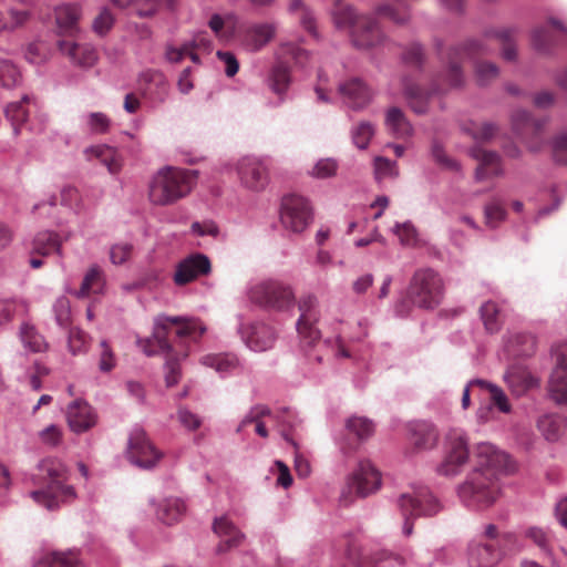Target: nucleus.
I'll list each match as a JSON object with an SVG mask.
<instances>
[{"label": "nucleus", "mask_w": 567, "mask_h": 567, "mask_svg": "<svg viewBox=\"0 0 567 567\" xmlns=\"http://www.w3.org/2000/svg\"><path fill=\"white\" fill-rule=\"evenodd\" d=\"M206 328L193 318L158 317L155 320L153 336L141 342L145 354L168 353L173 350V340H177L181 348L197 342Z\"/></svg>", "instance_id": "1"}, {"label": "nucleus", "mask_w": 567, "mask_h": 567, "mask_svg": "<svg viewBox=\"0 0 567 567\" xmlns=\"http://www.w3.org/2000/svg\"><path fill=\"white\" fill-rule=\"evenodd\" d=\"M38 468L42 476L49 480L44 488L30 494L38 505L54 511L62 504L71 503L76 498L74 487L65 484L69 470L60 458L47 457L39 463Z\"/></svg>", "instance_id": "2"}, {"label": "nucleus", "mask_w": 567, "mask_h": 567, "mask_svg": "<svg viewBox=\"0 0 567 567\" xmlns=\"http://www.w3.org/2000/svg\"><path fill=\"white\" fill-rule=\"evenodd\" d=\"M197 177L198 172L195 169L162 168L150 181L148 198L154 205H172L192 192Z\"/></svg>", "instance_id": "3"}, {"label": "nucleus", "mask_w": 567, "mask_h": 567, "mask_svg": "<svg viewBox=\"0 0 567 567\" xmlns=\"http://www.w3.org/2000/svg\"><path fill=\"white\" fill-rule=\"evenodd\" d=\"M332 17L338 29H351V39L357 48L369 49L383 39L377 20L368 16H359L349 4L336 1Z\"/></svg>", "instance_id": "4"}, {"label": "nucleus", "mask_w": 567, "mask_h": 567, "mask_svg": "<svg viewBox=\"0 0 567 567\" xmlns=\"http://www.w3.org/2000/svg\"><path fill=\"white\" fill-rule=\"evenodd\" d=\"M489 53L487 45L481 40H470L461 47H453L447 52L446 69L434 80L432 93H444L451 89L460 87L464 83L462 61L475 59Z\"/></svg>", "instance_id": "5"}, {"label": "nucleus", "mask_w": 567, "mask_h": 567, "mask_svg": "<svg viewBox=\"0 0 567 567\" xmlns=\"http://www.w3.org/2000/svg\"><path fill=\"white\" fill-rule=\"evenodd\" d=\"M496 477L493 474H485L480 468H474L466 480L458 485V497L467 507L484 508L491 506L499 493Z\"/></svg>", "instance_id": "6"}, {"label": "nucleus", "mask_w": 567, "mask_h": 567, "mask_svg": "<svg viewBox=\"0 0 567 567\" xmlns=\"http://www.w3.org/2000/svg\"><path fill=\"white\" fill-rule=\"evenodd\" d=\"M444 296L441 276L430 268L419 269L412 276L408 289L410 301L421 309L436 308Z\"/></svg>", "instance_id": "7"}, {"label": "nucleus", "mask_w": 567, "mask_h": 567, "mask_svg": "<svg viewBox=\"0 0 567 567\" xmlns=\"http://www.w3.org/2000/svg\"><path fill=\"white\" fill-rule=\"evenodd\" d=\"M398 504L404 517L402 532L405 536H410L413 530L410 517L433 516L441 511L439 501L426 486L415 487L411 494H402Z\"/></svg>", "instance_id": "8"}, {"label": "nucleus", "mask_w": 567, "mask_h": 567, "mask_svg": "<svg viewBox=\"0 0 567 567\" xmlns=\"http://www.w3.org/2000/svg\"><path fill=\"white\" fill-rule=\"evenodd\" d=\"M470 458L468 437L461 429H451L444 440V458L436 472L443 476L460 474Z\"/></svg>", "instance_id": "9"}, {"label": "nucleus", "mask_w": 567, "mask_h": 567, "mask_svg": "<svg viewBox=\"0 0 567 567\" xmlns=\"http://www.w3.org/2000/svg\"><path fill=\"white\" fill-rule=\"evenodd\" d=\"M248 296L251 302L277 311L290 308L295 301L291 287L274 279L256 284L250 288Z\"/></svg>", "instance_id": "10"}, {"label": "nucleus", "mask_w": 567, "mask_h": 567, "mask_svg": "<svg viewBox=\"0 0 567 567\" xmlns=\"http://www.w3.org/2000/svg\"><path fill=\"white\" fill-rule=\"evenodd\" d=\"M126 455L133 465L143 470L154 468L163 457V453L153 445L140 426H135L130 434Z\"/></svg>", "instance_id": "11"}, {"label": "nucleus", "mask_w": 567, "mask_h": 567, "mask_svg": "<svg viewBox=\"0 0 567 567\" xmlns=\"http://www.w3.org/2000/svg\"><path fill=\"white\" fill-rule=\"evenodd\" d=\"M546 123V118H535L524 110L512 114V128L530 152H538L544 146L542 133Z\"/></svg>", "instance_id": "12"}, {"label": "nucleus", "mask_w": 567, "mask_h": 567, "mask_svg": "<svg viewBox=\"0 0 567 567\" xmlns=\"http://www.w3.org/2000/svg\"><path fill=\"white\" fill-rule=\"evenodd\" d=\"M474 456L476 467L485 474H509L515 471L511 456L489 442H482L475 446Z\"/></svg>", "instance_id": "13"}, {"label": "nucleus", "mask_w": 567, "mask_h": 567, "mask_svg": "<svg viewBox=\"0 0 567 567\" xmlns=\"http://www.w3.org/2000/svg\"><path fill=\"white\" fill-rule=\"evenodd\" d=\"M298 308L300 317L296 326L300 343L305 349H311L321 337L320 331L316 327L319 320L317 298L311 295L302 297L299 300Z\"/></svg>", "instance_id": "14"}, {"label": "nucleus", "mask_w": 567, "mask_h": 567, "mask_svg": "<svg viewBox=\"0 0 567 567\" xmlns=\"http://www.w3.org/2000/svg\"><path fill=\"white\" fill-rule=\"evenodd\" d=\"M280 218L286 229L292 233H301L312 219L311 207L302 196H285L281 203Z\"/></svg>", "instance_id": "15"}, {"label": "nucleus", "mask_w": 567, "mask_h": 567, "mask_svg": "<svg viewBox=\"0 0 567 567\" xmlns=\"http://www.w3.org/2000/svg\"><path fill=\"white\" fill-rule=\"evenodd\" d=\"M381 484V473L370 461H360L347 478V488L359 497L375 493Z\"/></svg>", "instance_id": "16"}, {"label": "nucleus", "mask_w": 567, "mask_h": 567, "mask_svg": "<svg viewBox=\"0 0 567 567\" xmlns=\"http://www.w3.org/2000/svg\"><path fill=\"white\" fill-rule=\"evenodd\" d=\"M212 270L209 258L200 252L192 254L176 265L174 282L176 286H185L200 276H206Z\"/></svg>", "instance_id": "17"}, {"label": "nucleus", "mask_w": 567, "mask_h": 567, "mask_svg": "<svg viewBox=\"0 0 567 567\" xmlns=\"http://www.w3.org/2000/svg\"><path fill=\"white\" fill-rule=\"evenodd\" d=\"M142 95L153 103H163L169 93V83L165 74L155 69H147L138 75Z\"/></svg>", "instance_id": "18"}, {"label": "nucleus", "mask_w": 567, "mask_h": 567, "mask_svg": "<svg viewBox=\"0 0 567 567\" xmlns=\"http://www.w3.org/2000/svg\"><path fill=\"white\" fill-rule=\"evenodd\" d=\"M83 7L78 2L61 3L53 9L55 29L59 35L75 37L80 32Z\"/></svg>", "instance_id": "19"}, {"label": "nucleus", "mask_w": 567, "mask_h": 567, "mask_svg": "<svg viewBox=\"0 0 567 567\" xmlns=\"http://www.w3.org/2000/svg\"><path fill=\"white\" fill-rule=\"evenodd\" d=\"M213 532L220 538L215 549L217 555L235 549L246 540V535L227 516L214 519Z\"/></svg>", "instance_id": "20"}, {"label": "nucleus", "mask_w": 567, "mask_h": 567, "mask_svg": "<svg viewBox=\"0 0 567 567\" xmlns=\"http://www.w3.org/2000/svg\"><path fill=\"white\" fill-rule=\"evenodd\" d=\"M468 566L470 567H495L505 555L503 547H496L492 543L483 540H472L468 545Z\"/></svg>", "instance_id": "21"}, {"label": "nucleus", "mask_w": 567, "mask_h": 567, "mask_svg": "<svg viewBox=\"0 0 567 567\" xmlns=\"http://www.w3.org/2000/svg\"><path fill=\"white\" fill-rule=\"evenodd\" d=\"M237 171L241 184L251 190H261L268 184L267 168L256 158H243L238 163Z\"/></svg>", "instance_id": "22"}, {"label": "nucleus", "mask_w": 567, "mask_h": 567, "mask_svg": "<svg viewBox=\"0 0 567 567\" xmlns=\"http://www.w3.org/2000/svg\"><path fill=\"white\" fill-rule=\"evenodd\" d=\"M66 421L71 431L80 434L93 427L97 416L86 401L75 400L68 405Z\"/></svg>", "instance_id": "23"}, {"label": "nucleus", "mask_w": 567, "mask_h": 567, "mask_svg": "<svg viewBox=\"0 0 567 567\" xmlns=\"http://www.w3.org/2000/svg\"><path fill=\"white\" fill-rule=\"evenodd\" d=\"M80 550H47L42 549L34 554L32 567H79Z\"/></svg>", "instance_id": "24"}, {"label": "nucleus", "mask_w": 567, "mask_h": 567, "mask_svg": "<svg viewBox=\"0 0 567 567\" xmlns=\"http://www.w3.org/2000/svg\"><path fill=\"white\" fill-rule=\"evenodd\" d=\"M7 11H0V32H13L23 28L32 18L27 0H13Z\"/></svg>", "instance_id": "25"}, {"label": "nucleus", "mask_w": 567, "mask_h": 567, "mask_svg": "<svg viewBox=\"0 0 567 567\" xmlns=\"http://www.w3.org/2000/svg\"><path fill=\"white\" fill-rule=\"evenodd\" d=\"M59 51L68 56L72 63L83 66L91 68L97 60L96 50L90 44H79L71 40H59Z\"/></svg>", "instance_id": "26"}, {"label": "nucleus", "mask_w": 567, "mask_h": 567, "mask_svg": "<svg viewBox=\"0 0 567 567\" xmlns=\"http://www.w3.org/2000/svg\"><path fill=\"white\" fill-rule=\"evenodd\" d=\"M339 92L349 107L361 110L372 97L370 89L359 79H351L339 85Z\"/></svg>", "instance_id": "27"}, {"label": "nucleus", "mask_w": 567, "mask_h": 567, "mask_svg": "<svg viewBox=\"0 0 567 567\" xmlns=\"http://www.w3.org/2000/svg\"><path fill=\"white\" fill-rule=\"evenodd\" d=\"M471 155L478 162L475 173L477 181L492 178L502 174L501 158L496 152L475 146L471 150Z\"/></svg>", "instance_id": "28"}, {"label": "nucleus", "mask_w": 567, "mask_h": 567, "mask_svg": "<svg viewBox=\"0 0 567 567\" xmlns=\"http://www.w3.org/2000/svg\"><path fill=\"white\" fill-rule=\"evenodd\" d=\"M548 391L557 404L567 406V357H559L550 374Z\"/></svg>", "instance_id": "29"}, {"label": "nucleus", "mask_w": 567, "mask_h": 567, "mask_svg": "<svg viewBox=\"0 0 567 567\" xmlns=\"http://www.w3.org/2000/svg\"><path fill=\"white\" fill-rule=\"evenodd\" d=\"M410 441L417 451H427L436 446L439 432L436 427L429 422H415L410 429Z\"/></svg>", "instance_id": "30"}, {"label": "nucleus", "mask_w": 567, "mask_h": 567, "mask_svg": "<svg viewBox=\"0 0 567 567\" xmlns=\"http://www.w3.org/2000/svg\"><path fill=\"white\" fill-rule=\"evenodd\" d=\"M276 31L274 23L252 24L245 31L244 44L250 51H259L275 38Z\"/></svg>", "instance_id": "31"}, {"label": "nucleus", "mask_w": 567, "mask_h": 567, "mask_svg": "<svg viewBox=\"0 0 567 567\" xmlns=\"http://www.w3.org/2000/svg\"><path fill=\"white\" fill-rule=\"evenodd\" d=\"M504 380L517 394L538 385V379L522 363L511 364L504 374Z\"/></svg>", "instance_id": "32"}, {"label": "nucleus", "mask_w": 567, "mask_h": 567, "mask_svg": "<svg viewBox=\"0 0 567 567\" xmlns=\"http://www.w3.org/2000/svg\"><path fill=\"white\" fill-rule=\"evenodd\" d=\"M185 512L184 501L172 496L163 498L156 504L155 515L161 523L171 526L178 523Z\"/></svg>", "instance_id": "33"}, {"label": "nucleus", "mask_w": 567, "mask_h": 567, "mask_svg": "<svg viewBox=\"0 0 567 567\" xmlns=\"http://www.w3.org/2000/svg\"><path fill=\"white\" fill-rule=\"evenodd\" d=\"M275 341V332L265 323L252 324L246 336V343L251 351H267Z\"/></svg>", "instance_id": "34"}, {"label": "nucleus", "mask_w": 567, "mask_h": 567, "mask_svg": "<svg viewBox=\"0 0 567 567\" xmlns=\"http://www.w3.org/2000/svg\"><path fill=\"white\" fill-rule=\"evenodd\" d=\"M385 126L396 138H406L412 135L413 127L403 111L399 107H390L385 115Z\"/></svg>", "instance_id": "35"}, {"label": "nucleus", "mask_w": 567, "mask_h": 567, "mask_svg": "<svg viewBox=\"0 0 567 567\" xmlns=\"http://www.w3.org/2000/svg\"><path fill=\"white\" fill-rule=\"evenodd\" d=\"M291 83V70L282 61L276 62L269 71L268 85L270 90L277 94L282 95L287 92Z\"/></svg>", "instance_id": "36"}, {"label": "nucleus", "mask_w": 567, "mask_h": 567, "mask_svg": "<svg viewBox=\"0 0 567 567\" xmlns=\"http://www.w3.org/2000/svg\"><path fill=\"white\" fill-rule=\"evenodd\" d=\"M105 280L102 270L97 266L91 267L85 274L81 287L75 291L78 298H86L91 295L102 293Z\"/></svg>", "instance_id": "37"}, {"label": "nucleus", "mask_w": 567, "mask_h": 567, "mask_svg": "<svg viewBox=\"0 0 567 567\" xmlns=\"http://www.w3.org/2000/svg\"><path fill=\"white\" fill-rule=\"evenodd\" d=\"M61 240L59 235L54 231H40L35 235L32 241V254L38 256H49L54 252H60Z\"/></svg>", "instance_id": "38"}, {"label": "nucleus", "mask_w": 567, "mask_h": 567, "mask_svg": "<svg viewBox=\"0 0 567 567\" xmlns=\"http://www.w3.org/2000/svg\"><path fill=\"white\" fill-rule=\"evenodd\" d=\"M404 96L410 107L417 114L427 111V103L431 93L421 89L417 84L411 83L409 80L403 81Z\"/></svg>", "instance_id": "39"}, {"label": "nucleus", "mask_w": 567, "mask_h": 567, "mask_svg": "<svg viewBox=\"0 0 567 567\" xmlns=\"http://www.w3.org/2000/svg\"><path fill=\"white\" fill-rule=\"evenodd\" d=\"M288 10L290 13L298 14L301 27L313 38L318 39L316 18L310 8L306 6L303 0H290Z\"/></svg>", "instance_id": "40"}, {"label": "nucleus", "mask_w": 567, "mask_h": 567, "mask_svg": "<svg viewBox=\"0 0 567 567\" xmlns=\"http://www.w3.org/2000/svg\"><path fill=\"white\" fill-rule=\"evenodd\" d=\"M29 103L30 97L24 95L20 101L9 103L4 109V115L11 122L16 135L20 133L21 126L28 120L29 111L27 104Z\"/></svg>", "instance_id": "41"}, {"label": "nucleus", "mask_w": 567, "mask_h": 567, "mask_svg": "<svg viewBox=\"0 0 567 567\" xmlns=\"http://www.w3.org/2000/svg\"><path fill=\"white\" fill-rule=\"evenodd\" d=\"M93 154L111 174H117L122 169V158L118 152L107 145L93 146L86 151Z\"/></svg>", "instance_id": "42"}, {"label": "nucleus", "mask_w": 567, "mask_h": 567, "mask_svg": "<svg viewBox=\"0 0 567 567\" xmlns=\"http://www.w3.org/2000/svg\"><path fill=\"white\" fill-rule=\"evenodd\" d=\"M535 338L532 334L523 332H507L504 337L505 351H517L519 354H526L528 351L536 350Z\"/></svg>", "instance_id": "43"}, {"label": "nucleus", "mask_w": 567, "mask_h": 567, "mask_svg": "<svg viewBox=\"0 0 567 567\" xmlns=\"http://www.w3.org/2000/svg\"><path fill=\"white\" fill-rule=\"evenodd\" d=\"M481 319L488 333H496L503 326L502 312L497 303L486 301L480 308Z\"/></svg>", "instance_id": "44"}, {"label": "nucleus", "mask_w": 567, "mask_h": 567, "mask_svg": "<svg viewBox=\"0 0 567 567\" xmlns=\"http://www.w3.org/2000/svg\"><path fill=\"white\" fill-rule=\"evenodd\" d=\"M21 341L25 349L34 353H41L48 350V343L44 338L34 329V327L24 323L20 331Z\"/></svg>", "instance_id": "45"}, {"label": "nucleus", "mask_w": 567, "mask_h": 567, "mask_svg": "<svg viewBox=\"0 0 567 567\" xmlns=\"http://www.w3.org/2000/svg\"><path fill=\"white\" fill-rule=\"evenodd\" d=\"M21 72L19 68L8 59H0V86L12 89L20 84Z\"/></svg>", "instance_id": "46"}, {"label": "nucleus", "mask_w": 567, "mask_h": 567, "mask_svg": "<svg viewBox=\"0 0 567 567\" xmlns=\"http://www.w3.org/2000/svg\"><path fill=\"white\" fill-rule=\"evenodd\" d=\"M487 37L496 38L502 45V56L506 61H515L517 56L516 45L514 41V30L502 29L487 34Z\"/></svg>", "instance_id": "47"}, {"label": "nucleus", "mask_w": 567, "mask_h": 567, "mask_svg": "<svg viewBox=\"0 0 567 567\" xmlns=\"http://www.w3.org/2000/svg\"><path fill=\"white\" fill-rule=\"evenodd\" d=\"M202 364L214 369L221 378L238 368L236 357H202Z\"/></svg>", "instance_id": "48"}, {"label": "nucleus", "mask_w": 567, "mask_h": 567, "mask_svg": "<svg viewBox=\"0 0 567 567\" xmlns=\"http://www.w3.org/2000/svg\"><path fill=\"white\" fill-rule=\"evenodd\" d=\"M470 384H477L480 388L487 390L491 394V400L501 412L508 413L511 411V405L508 403L506 394L496 384L489 383L482 379L471 380Z\"/></svg>", "instance_id": "49"}, {"label": "nucleus", "mask_w": 567, "mask_h": 567, "mask_svg": "<svg viewBox=\"0 0 567 567\" xmlns=\"http://www.w3.org/2000/svg\"><path fill=\"white\" fill-rule=\"evenodd\" d=\"M374 133L375 130L371 122L361 121L352 128V141L358 148L364 150L368 147Z\"/></svg>", "instance_id": "50"}, {"label": "nucleus", "mask_w": 567, "mask_h": 567, "mask_svg": "<svg viewBox=\"0 0 567 567\" xmlns=\"http://www.w3.org/2000/svg\"><path fill=\"white\" fill-rule=\"evenodd\" d=\"M475 80L480 85H487L498 78L499 70L495 63L476 61L474 65Z\"/></svg>", "instance_id": "51"}, {"label": "nucleus", "mask_w": 567, "mask_h": 567, "mask_svg": "<svg viewBox=\"0 0 567 567\" xmlns=\"http://www.w3.org/2000/svg\"><path fill=\"white\" fill-rule=\"evenodd\" d=\"M514 535L505 532L501 533L496 525L487 524L476 540H483L494 544L496 547H503L506 543L513 540Z\"/></svg>", "instance_id": "52"}, {"label": "nucleus", "mask_w": 567, "mask_h": 567, "mask_svg": "<svg viewBox=\"0 0 567 567\" xmlns=\"http://www.w3.org/2000/svg\"><path fill=\"white\" fill-rule=\"evenodd\" d=\"M347 429L359 440H365L372 435L374 425L372 421L365 417L352 416L347 421Z\"/></svg>", "instance_id": "53"}, {"label": "nucleus", "mask_w": 567, "mask_h": 567, "mask_svg": "<svg viewBox=\"0 0 567 567\" xmlns=\"http://www.w3.org/2000/svg\"><path fill=\"white\" fill-rule=\"evenodd\" d=\"M525 536L529 538L543 553H551L553 536L549 532L540 527H529L525 532Z\"/></svg>", "instance_id": "54"}, {"label": "nucleus", "mask_w": 567, "mask_h": 567, "mask_svg": "<svg viewBox=\"0 0 567 567\" xmlns=\"http://www.w3.org/2000/svg\"><path fill=\"white\" fill-rule=\"evenodd\" d=\"M114 23H115V17H114L113 12L111 11L110 8L103 7V8H101L100 12L97 13V16L94 18V20L92 22V30L96 34L103 37L112 30Z\"/></svg>", "instance_id": "55"}, {"label": "nucleus", "mask_w": 567, "mask_h": 567, "mask_svg": "<svg viewBox=\"0 0 567 567\" xmlns=\"http://www.w3.org/2000/svg\"><path fill=\"white\" fill-rule=\"evenodd\" d=\"M50 372L49 368L42 364L40 361H34L31 367H29L23 375V380L27 381L31 389L34 391H39L42 388L41 379L48 375Z\"/></svg>", "instance_id": "56"}, {"label": "nucleus", "mask_w": 567, "mask_h": 567, "mask_svg": "<svg viewBox=\"0 0 567 567\" xmlns=\"http://www.w3.org/2000/svg\"><path fill=\"white\" fill-rule=\"evenodd\" d=\"M280 54L282 56L291 58L297 65L305 66L307 65L310 59V52L306 49L300 48L299 45L292 42H285L280 44Z\"/></svg>", "instance_id": "57"}, {"label": "nucleus", "mask_w": 567, "mask_h": 567, "mask_svg": "<svg viewBox=\"0 0 567 567\" xmlns=\"http://www.w3.org/2000/svg\"><path fill=\"white\" fill-rule=\"evenodd\" d=\"M25 311V305L16 299H0V327L10 321L16 313Z\"/></svg>", "instance_id": "58"}, {"label": "nucleus", "mask_w": 567, "mask_h": 567, "mask_svg": "<svg viewBox=\"0 0 567 567\" xmlns=\"http://www.w3.org/2000/svg\"><path fill=\"white\" fill-rule=\"evenodd\" d=\"M532 42L537 51L547 53L554 45L555 40L551 32L547 28L542 27L534 30Z\"/></svg>", "instance_id": "59"}, {"label": "nucleus", "mask_w": 567, "mask_h": 567, "mask_svg": "<svg viewBox=\"0 0 567 567\" xmlns=\"http://www.w3.org/2000/svg\"><path fill=\"white\" fill-rule=\"evenodd\" d=\"M484 214L486 225L494 228L505 219L506 210L498 200L494 199L485 206Z\"/></svg>", "instance_id": "60"}, {"label": "nucleus", "mask_w": 567, "mask_h": 567, "mask_svg": "<svg viewBox=\"0 0 567 567\" xmlns=\"http://www.w3.org/2000/svg\"><path fill=\"white\" fill-rule=\"evenodd\" d=\"M551 151L557 163L567 165V130L557 133L553 137Z\"/></svg>", "instance_id": "61"}, {"label": "nucleus", "mask_w": 567, "mask_h": 567, "mask_svg": "<svg viewBox=\"0 0 567 567\" xmlns=\"http://www.w3.org/2000/svg\"><path fill=\"white\" fill-rule=\"evenodd\" d=\"M49 48L42 41H35L28 45L25 59L32 64H41L49 59Z\"/></svg>", "instance_id": "62"}, {"label": "nucleus", "mask_w": 567, "mask_h": 567, "mask_svg": "<svg viewBox=\"0 0 567 567\" xmlns=\"http://www.w3.org/2000/svg\"><path fill=\"white\" fill-rule=\"evenodd\" d=\"M398 174L399 172L395 162L382 156L374 158V175L378 181L386 177H396Z\"/></svg>", "instance_id": "63"}, {"label": "nucleus", "mask_w": 567, "mask_h": 567, "mask_svg": "<svg viewBox=\"0 0 567 567\" xmlns=\"http://www.w3.org/2000/svg\"><path fill=\"white\" fill-rule=\"evenodd\" d=\"M39 439L42 444L56 447L62 442V430L55 424H50L39 432Z\"/></svg>", "instance_id": "64"}]
</instances>
